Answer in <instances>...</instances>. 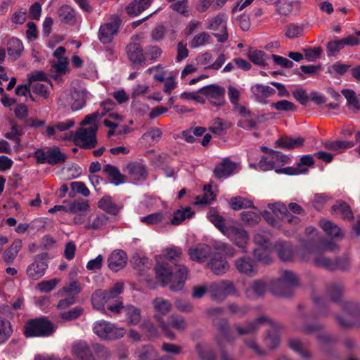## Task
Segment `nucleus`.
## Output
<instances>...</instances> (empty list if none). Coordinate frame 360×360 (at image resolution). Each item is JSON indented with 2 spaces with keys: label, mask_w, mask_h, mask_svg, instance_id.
<instances>
[{
  "label": "nucleus",
  "mask_w": 360,
  "mask_h": 360,
  "mask_svg": "<svg viewBox=\"0 0 360 360\" xmlns=\"http://www.w3.org/2000/svg\"><path fill=\"white\" fill-rule=\"evenodd\" d=\"M182 257V249L174 245L163 249L160 255L155 256L157 278L172 291L181 290L188 278V268L179 264Z\"/></svg>",
  "instance_id": "f257e3e1"
},
{
  "label": "nucleus",
  "mask_w": 360,
  "mask_h": 360,
  "mask_svg": "<svg viewBox=\"0 0 360 360\" xmlns=\"http://www.w3.org/2000/svg\"><path fill=\"white\" fill-rule=\"evenodd\" d=\"M263 324H267L269 327L265 338L266 343L271 349H274L280 342L279 331L281 327L267 316H262L258 317L246 326L236 324L233 328L237 331L238 335H243L255 332Z\"/></svg>",
  "instance_id": "f03ea898"
},
{
  "label": "nucleus",
  "mask_w": 360,
  "mask_h": 360,
  "mask_svg": "<svg viewBox=\"0 0 360 360\" xmlns=\"http://www.w3.org/2000/svg\"><path fill=\"white\" fill-rule=\"evenodd\" d=\"M56 326L46 317L31 319L25 325L24 335L27 338L47 337L56 330Z\"/></svg>",
  "instance_id": "7ed1b4c3"
},
{
  "label": "nucleus",
  "mask_w": 360,
  "mask_h": 360,
  "mask_svg": "<svg viewBox=\"0 0 360 360\" xmlns=\"http://www.w3.org/2000/svg\"><path fill=\"white\" fill-rule=\"evenodd\" d=\"M152 303L156 312L155 318L160 323L165 335L171 340H174L176 338L175 333L168 328V325L162 319L163 316L167 315L171 311L172 307L171 302L162 297H156Z\"/></svg>",
  "instance_id": "20e7f679"
},
{
  "label": "nucleus",
  "mask_w": 360,
  "mask_h": 360,
  "mask_svg": "<svg viewBox=\"0 0 360 360\" xmlns=\"http://www.w3.org/2000/svg\"><path fill=\"white\" fill-rule=\"evenodd\" d=\"M89 93L84 89L73 88L70 92H64L60 101L64 106H70L73 111L81 110L85 105Z\"/></svg>",
  "instance_id": "39448f33"
},
{
  "label": "nucleus",
  "mask_w": 360,
  "mask_h": 360,
  "mask_svg": "<svg viewBox=\"0 0 360 360\" xmlns=\"http://www.w3.org/2000/svg\"><path fill=\"white\" fill-rule=\"evenodd\" d=\"M94 332L101 339L116 340L122 338L126 330L122 327H116L110 322L98 321L94 323Z\"/></svg>",
  "instance_id": "423d86ee"
},
{
  "label": "nucleus",
  "mask_w": 360,
  "mask_h": 360,
  "mask_svg": "<svg viewBox=\"0 0 360 360\" xmlns=\"http://www.w3.org/2000/svg\"><path fill=\"white\" fill-rule=\"evenodd\" d=\"M269 233L262 231L257 232L254 236V242L257 248L254 250V256L264 264H268L271 262L270 257Z\"/></svg>",
  "instance_id": "0eeeda50"
},
{
  "label": "nucleus",
  "mask_w": 360,
  "mask_h": 360,
  "mask_svg": "<svg viewBox=\"0 0 360 360\" xmlns=\"http://www.w3.org/2000/svg\"><path fill=\"white\" fill-rule=\"evenodd\" d=\"M208 292L212 300L221 302L229 295H236L237 291L231 281H221L212 283L208 288Z\"/></svg>",
  "instance_id": "6e6552de"
},
{
  "label": "nucleus",
  "mask_w": 360,
  "mask_h": 360,
  "mask_svg": "<svg viewBox=\"0 0 360 360\" xmlns=\"http://www.w3.org/2000/svg\"><path fill=\"white\" fill-rule=\"evenodd\" d=\"M47 268V254L41 253L36 255L33 262L27 266L26 274L30 279L39 280L44 276Z\"/></svg>",
  "instance_id": "1a4fd4ad"
},
{
  "label": "nucleus",
  "mask_w": 360,
  "mask_h": 360,
  "mask_svg": "<svg viewBox=\"0 0 360 360\" xmlns=\"http://www.w3.org/2000/svg\"><path fill=\"white\" fill-rule=\"evenodd\" d=\"M213 105L219 107L225 103V89L217 84L205 86L198 90Z\"/></svg>",
  "instance_id": "9d476101"
},
{
  "label": "nucleus",
  "mask_w": 360,
  "mask_h": 360,
  "mask_svg": "<svg viewBox=\"0 0 360 360\" xmlns=\"http://www.w3.org/2000/svg\"><path fill=\"white\" fill-rule=\"evenodd\" d=\"M227 17L224 14H219L217 16L208 20L207 29L219 32L214 33L217 41L224 42L228 39V33L226 31Z\"/></svg>",
  "instance_id": "9b49d317"
},
{
  "label": "nucleus",
  "mask_w": 360,
  "mask_h": 360,
  "mask_svg": "<svg viewBox=\"0 0 360 360\" xmlns=\"http://www.w3.org/2000/svg\"><path fill=\"white\" fill-rule=\"evenodd\" d=\"M96 131L97 127L95 125H91L86 129L80 128L76 131L74 139L84 148H94L96 145Z\"/></svg>",
  "instance_id": "f8f14e48"
},
{
  "label": "nucleus",
  "mask_w": 360,
  "mask_h": 360,
  "mask_svg": "<svg viewBox=\"0 0 360 360\" xmlns=\"http://www.w3.org/2000/svg\"><path fill=\"white\" fill-rule=\"evenodd\" d=\"M120 25V20L115 17L100 26L98 39L103 44H109L117 33Z\"/></svg>",
  "instance_id": "ddd939ff"
},
{
  "label": "nucleus",
  "mask_w": 360,
  "mask_h": 360,
  "mask_svg": "<svg viewBox=\"0 0 360 360\" xmlns=\"http://www.w3.org/2000/svg\"><path fill=\"white\" fill-rule=\"evenodd\" d=\"M127 57L134 68L146 66V57L141 46L136 42L130 43L126 48Z\"/></svg>",
  "instance_id": "4468645a"
},
{
  "label": "nucleus",
  "mask_w": 360,
  "mask_h": 360,
  "mask_svg": "<svg viewBox=\"0 0 360 360\" xmlns=\"http://www.w3.org/2000/svg\"><path fill=\"white\" fill-rule=\"evenodd\" d=\"M268 207L277 217L281 219L283 224L297 225L300 223V218L292 215L285 205L282 202L269 203Z\"/></svg>",
  "instance_id": "2eb2a0df"
},
{
  "label": "nucleus",
  "mask_w": 360,
  "mask_h": 360,
  "mask_svg": "<svg viewBox=\"0 0 360 360\" xmlns=\"http://www.w3.org/2000/svg\"><path fill=\"white\" fill-rule=\"evenodd\" d=\"M300 257L302 261L307 262L309 259V255H314V264L318 267H323L329 270H335L336 264L330 259L322 255H316L314 250L303 248L299 252Z\"/></svg>",
  "instance_id": "dca6fc26"
},
{
  "label": "nucleus",
  "mask_w": 360,
  "mask_h": 360,
  "mask_svg": "<svg viewBox=\"0 0 360 360\" xmlns=\"http://www.w3.org/2000/svg\"><path fill=\"white\" fill-rule=\"evenodd\" d=\"M223 234L241 248H244L249 239L245 230L233 225H229Z\"/></svg>",
  "instance_id": "f3484780"
},
{
  "label": "nucleus",
  "mask_w": 360,
  "mask_h": 360,
  "mask_svg": "<svg viewBox=\"0 0 360 360\" xmlns=\"http://www.w3.org/2000/svg\"><path fill=\"white\" fill-rule=\"evenodd\" d=\"M237 271L245 276L252 277L257 272V266L255 260L250 257H242L235 260Z\"/></svg>",
  "instance_id": "a211bd4d"
},
{
  "label": "nucleus",
  "mask_w": 360,
  "mask_h": 360,
  "mask_svg": "<svg viewBox=\"0 0 360 360\" xmlns=\"http://www.w3.org/2000/svg\"><path fill=\"white\" fill-rule=\"evenodd\" d=\"M207 266L217 275L225 274L229 269V265L224 257L220 253H214Z\"/></svg>",
  "instance_id": "6ab92c4d"
},
{
  "label": "nucleus",
  "mask_w": 360,
  "mask_h": 360,
  "mask_svg": "<svg viewBox=\"0 0 360 360\" xmlns=\"http://www.w3.org/2000/svg\"><path fill=\"white\" fill-rule=\"evenodd\" d=\"M238 170V165L229 159L225 158L214 168L215 176L218 179L226 178Z\"/></svg>",
  "instance_id": "aec40b11"
},
{
  "label": "nucleus",
  "mask_w": 360,
  "mask_h": 360,
  "mask_svg": "<svg viewBox=\"0 0 360 360\" xmlns=\"http://www.w3.org/2000/svg\"><path fill=\"white\" fill-rule=\"evenodd\" d=\"M71 354L75 358L79 360H96L87 344L83 341H77L72 344Z\"/></svg>",
  "instance_id": "412c9836"
},
{
  "label": "nucleus",
  "mask_w": 360,
  "mask_h": 360,
  "mask_svg": "<svg viewBox=\"0 0 360 360\" xmlns=\"http://www.w3.org/2000/svg\"><path fill=\"white\" fill-rule=\"evenodd\" d=\"M127 262V254L122 250H115L108 257V267L114 271H118L125 266Z\"/></svg>",
  "instance_id": "4be33fe9"
},
{
  "label": "nucleus",
  "mask_w": 360,
  "mask_h": 360,
  "mask_svg": "<svg viewBox=\"0 0 360 360\" xmlns=\"http://www.w3.org/2000/svg\"><path fill=\"white\" fill-rule=\"evenodd\" d=\"M274 250L278 257L283 262H292L295 252L292 245L287 241L279 240L274 245Z\"/></svg>",
  "instance_id": "5701e85b"
},
{
  "label": "nucleus",
  "mask_w": 360,
  "mask_h": 360,
  "mask_svg": "<svg viewBox=\"0 0 360 360\" xmlns=\"http://www.w3.org/2000/svg\"><path fill=\"white\" fill-rule=\"evenodd\" d=\"M210 250L209 245L202 243L191 248L188 254L191 259L198 262H203L210 255Z\"/></svg>",
  "instance_id": "b1692460"
},
{
  "label": "nucleus",
  "mask_w": 360,
  "mask_h": 360,
  "mask_svg": "<svg viewBox=\"0 0 360 360\" xmlns=\"http://www.w3.org/2000/svg\"><path fill=\"white\" fill-rule=\"evenodd\" d=\"M297 279L296 275L290 271H284L282 274V278L275 281L272 283V288H271L270 290L272 294L276 296L283 295V292L281 291L276 290L274 288V285L283 286V285H292L297 283Z\"/></svg>",
  "instance_id": "393cba45"
},
{
  "label": "nucleus",
  "mask_w": 360,
  "mask_h": 360,
  "mask_svg": "<svg viewBox=\"0 0 360 360\" xmlns=\"http://www.w3.org/2000/svg\"><path fill=\"white\" fill-rule=\"evenodd\" d=\"M254 98L260 103H266V98L276 93V91L267 85L256 84L251 87Z\"/></svg>",
  "instance_id": "a878e982"
},
{
  "label": "nucleus",
  "mask_w": 360,
  "mask_h": 360,
  "mask_svg": "<svg viewBox=\"0 0 360 360\" xmlns=\"http://www.w3.org/2000/svg\"><path fill=\"white\" fill-rule=\"evenodd\" d=\"M153 0H134L126 6L127 13L130 16H137L149 8Z\"/></svg>",
  "instance_id": "bb28decb"
},
{
  "label": "nucleus",
  "mask_w": 360,
  "mask_h": 360,
  "mask_svg": "<svg viewBox=\"0 0 360 360\" xmlns=\"http://www.w3.org/2000/svg\"><path fill=\"white\" fill-rule=\"evenodd\" d=\"M134 355L138 360H159L158 352L149 345L136 348Z\"/></svg>",
  "instance_id": "cd10ccee"
},
{
  "label": "nucleus",
  "mask_w": 360,
  "mask_h": 360,
  "mask_svg": "<svg viewBox=\"0 0 360 360\" xmlns=\"http://www.w3.org/2000/svg\"><path fill=\"white\" fill-rule=\"evenodd\" d=\"M266 283L264 281L257 280L246 289L245 294L248 298L255 299L263 296L266 292Z\"/></svg>",
  "instance_id": "c85d7f7f"
},
{
  "label": "nucleus",
  "mask_w": 360,
  "mask_h": 360,
  "mask_svg": "<svg viewBox=\"0 0 360 360\" xmlns=\"http://www.w3.org/2000/svg\"><path fill=\"white\" fill-rule=\"evenodd\" d=\"M127 171L130 178L133 180H145L147 177L146 167L137 162H131L127 165Z\"/></svg>",
  "instance_id": "c756f323"
},
{
  "label": "nucleus",
  "mask_w": 360,
  "mask_h": 360,
  "mask_svg": "<svg viewBox=\"0 0 360 360\" xmlns=\"http://www.w3.org/2000/svg\"><path fill=\"white\" fill-rule=\"evenodd\" d=\"M68 66V60L62 59L51 61V76L55 79H59V77L65 75Z\"/></svg>",
  "instance_id": "7c9ffc66"
},
{
  "label": "nucleus",
  "mask_w": 360,
  "mask_h": 360,
  "mask_svg": "<svg viewBox=\"0 0 360 360\" xmlns=\"http://www.w3.org/2000/svg\"><path fill=\"white\" fill-rule=\"evenodd\" d=\"M304 142V139L301 136L295 138L291 136H285L279 139L276 141V144L283 148L292 150L302 146Z\"/></svg>",
  "instance_id": "2f4dec72"
},
{
  "label": "nucleus",
  "mask_w": 360,
  "mask_h": 360,
  "mask_svg": "<svg viewBox=\"0 0 360 360\" xmlns=\"http://www.w3.org/2000/svg\"><path fill=\"white\" fill-rule=\"evenodd\" d=\"M13 332L11 321L0 316V345L5 344L11 337Z\"/></svg>",
  "instance_id": "473e14b6"
},
{
  "label": "nucleus",
  "mask_w": 360,
  "mask_h": 360,
  "mask_svg": "<svg viewBox=\"0 0 360 360\" xmlns=\"http://www.w3.org/2000/svg\"><path fill=\"white\" fill-rule=\"evenodd\" d=\"M342 94L347 100V105L350 110L357 112L360 110V102L354 91L349 89H342Z\"/></svg>",
  "instance_id": "72a5a7b5"
},
{
  "label": "nucleus",
  "mask_w": 360,
  "mask_h": 360,
  "mask_svg": "<svg viewBox=\"0 0 360 360\" xmlns=\"http://www.w3.org/2000/svg\"><path fill=\"white\" fill-rule=\"evenodd\" d=\"M103 172L110 178V183L118 186L124 183V176L115 166L107 164L103 167Z\"/></svg>",
  "instance_id": "f704fd0d"
},
{
  "label": "nucleus",
  "mask_w": 360,
  "mask_h": 360,
  "mask_svg": "<svg viewBox=\"0 0 360 360\" xmlns=\"http://www.w3.org/2000/svg\"><path fill=\"white\" fill-rule=\"evenodd\" d=\"M98 207L105 212L116 215L120 210V207L115 204L112 198L105 196L98 202Z\"/></svg>",
  "instance_id": "c9c22d12"
},
{
  "label": "nucleus",
  "mask_w": 360,
  "mask_h": 360,
  "mask_svg": "<svg viewBox=\"0 0 360 360\" xmlns=\"http://www.w3.org/2000/svg\"><path fill=\"white\" fill-rule=\"evenodd\" d=\"M23 50L21 41L17 38H11L7 42V51L12 60H16Z\"/></svg>",
  "instance_id": "e433bc0d"
},
{
  "label": "nucleus",
  "mask_w": 360,
  "mask_h": 360,
  "mask_svg": "<svg viewBox=\"0 0 360 360\" xmlns=\"http://www.w3.org/2000/svg\"><path fill=\"white\" fill-rule=\"evenodd\" d=\"M167 219V213L163 212H158L142 217L140 221L148 226L160 225Z\"/></svg>",
  "instance_id": "4c0bfd02"
},
{
  "label": "nucleus",
  "mask_w": 360,
  "mask_h": 360,
  "mask_svg": "<svg viewBox=\"0 0 360 360\" xmlns=\"http://www.w3.org/2000/svg\"><path fill=\"white\" fill-rule=\"evenodd\" d=\"M125 319L128 324L136 325L141 321L140 309L133 305H127L124 310Z\"/></svg>",
  "instance_id": "58836bf2"
},
{
  "label": "nucleus",
  "mask_w": 360,
  "mask_h": 360,
  "mask_svg": "<svg viewBox=\"0 0 360 360\" xmlns=\"http://www.w3.org/2000/svg\"><path fill=\"white\" fill-rule=\"evenodd\" d=\"M60 20L67 24H74L76 20V13L73 8L68 5L62 6L58 10Z\"/></svg>",
  "instance_id": "ea45409f"
},
{
  "label": "nucleus",
  "mask_w": 360,
  "mask_h": 360,
  "mask_svg": "<svg viewBox=\"0 0 360 360\" xmlns=\"http://www.w3.org/2000/svg\"><path fill=\"white\" fill-rule=\"evenodd\" d=\"M168 328L172 327L177 330L184 331L187 328L188 324L184 317L179 314H172L168 318Z\"/></svg>",
  "instance_id": "a19ab883"
},
{
  "label": "nucleus",
  "mask_w": 360,
  "mask_h": 360,
  "mask_svg": "<svg viewBox=\"0 0 360 360\" xmlns=\"http://www.w3.org/2000/svg\"><path fill=\"white\" fill-rule=\"evenodd\" d=\"M320 225L325 233L333 238H341L343 236L341 229L330 221L323 219Z\"/></svg>",
  "instance_id": "79ce46f5"
},
{
  "label": "nucleus",
  "mask_w": 360,
  "mask_h": 360,
  "mask_svg": "<svg viewBox=\"0 0 360 360\" xmlns=\"http://www.w3.org/2000/svg\"><path fill=\"white\" fill-rule=\"evenodd\" d=\"M109 218L103 214L97 215L85 225L86 229L101 230L108 223Z\"/></svg>",
  "instance_id": "37998d69"
},
{
  "label": "nucleus",
  "mask_w": 360,
  "mask_h": 360,
  "mask_svg": "<svg viewBox=\"0 0 360 360\" xmlns=\"http://www.w3.org/2000/svg\"><path fill=\"white\" fill-rule=\"evenodd\" d=\"M194 212L191 211V207H186L183 210H178L174 212L173 218L170 223L173 225H179L187 218H191Z\"/></svg>",
  "instance_id": "c03bdc74"
},
{
  "label": "nucleus",
  "mask_w": 360,
  "mask_h": 360,
  "mask_svg": "<svg viewBox=\"0 0 360 360\" xmlns=\"http://www.w3.org/2000/svg\"><path fill=\"white\" fill-rule=\"evenodd\" d=\"M249 167L264 172L274 169V165L270 158V153L266 156L262 157L257 164L250 162Z\"/></svg>",
  "instance_id": "a18cd8bd"
},
{
  "label": "nucleus",
  "mask_w": 360,
  "mask_h": 360,
  "mask_svg": "<svg viewBox=\"0 0 360 360\" xmlns=\"http://www.w3.org/2000/svg\"><path fill=\"white\" fill-rule=\"evenodd\" d=\"M270 158L274 165V170L280 169V167L285 164L290 162L291 159L289 156L283 154L278 151L271 150L270 153Z\"/></svg>",
  "instance_id": "49530a36"
},
{
  "label": "nucleus",
  "mask_w": 360,
  "mask_h": 360,
  "mask_svg": "<svg viewBox=\"0 0 360 360\" xmlns=\"http://www.w3.org/2000/svg\"><path fill=\"white\" fill-rule=\"evenodd\" d=\"M108 302L107 301V299L105 298L104 292L103 290H96L91 297V303L93 305V307L94 309H96L98 310L104 311L105 312V304Z\"/></svg>",
  "instance_id": "de8ad7c7"
},
{
  "label": "nucleus",
  "mask_w": 360,
  "mask_h": 360,
  "mask_svg": "<svg viewBox=\"0 0 360 360\" xmlns=\"http://www.w3.org/2000/svg\"><path fill=\"white\" fill-rule=\"evenodd\" d=\"M82 290V286L78 281H73L66 284L63 288L58 292L59 295H63V293L75 297Z\"/></svg>",
  "instance_id": "09e8293b"
},
{
  "label": "nucleus",
  "mask_w": 360,
  "mask_h": 360,
  "mask_svg": "<svg viewBox=\"0 0 360 360\" xmlns=\"http://www.w3.org/2000/svg\"><path fill=\"white\" fill-rule=\"evenodd\" d=\"M333 212L343 219H351L352 212L350 207L344 202H338L332 207Z\"/></svg>",
  "instance_id": "8fccbe9b"
},
{
  "label": "nucleus",
  "mask_w": 360,
  "mask_h": 360,
  "mask_svg": "<svg viewBox=\"0 0 360 360\" xmlns=\"http://www.w3.org/2000/svg\"><path fill=\"white\" fill-rule=\"evenodd\" d=\"M48 163L56 165L63 162L66 159L65 153L60 151L58 148L47 150Z\"/></svg>",
  "instance_id": "3c124183"
},
{
  "label": "nucleus",
  "mask_w": 360,
  "mask_h": 360,
  "mask_svg": "<svg viewBox=\"0 0 360 360\" xmlns=\"http://www.w3.org/2000/svg\"><path fill=\"white\" fill-rule=\"evenodd\" d=\"M195 350L201 360H216L214 352L202 343H198Z\"/></svg>",
  "instance_id": "603ef678"
},
{
  "label": "nucleus",
  "mask_w": 360,
  "mask_h": 360,
  "mask_svg": "<svg viewBox=\"0 0 360 360\" xmlns=\"http://www.w3.org/2000/svg\"><path fill=\"white\" fill-rule=\"evenodd\" d=\"M248 57L250 61L259 66H264L266 64V54L262 51L250 50Z\"/></svg>",
  "instance_id": "864d4df0"
},
{
  "label": "nucleus",
  "mask_w": 360,
  "mask_h": 360,
  "mask_svg": "<svg viewBox=\"0 0 360 360\" xmlns=\"http://www.w3.org/2000/svg\"><path fill=\"white\" fill-rule=\"evenodd\" d=\"M353 146L354 143L348 141H328L324 143L326 148L338 152H340L342 149L351 148Z\"/></svg>",
  "instance_id": "5fc2aeb1"
},
{
  "label": "nucleus",
  "mask_w": 360,
  "mask_h": 360,
  "mask_svg": "<svg viewBox=\"0 0 360 360\" xmlns=\"http://www.w3.org/2000/svg\"><path fill=\"white\" fill-rule=\"evenodd\" d=\"M210 36L205 32H200L195 34L190 41L189 45L191 48L195 49L202 46L209 42Z\"/></svg>",
  "instance_id": "6e6d98bb"
},
{
  "label": "nucleus",
  "mask_w": 360,
  "mask_h": 360,
  "mask_svg": "<svg viewBox=\"0 0 360 360\" xmlns=\"http://www.w3.org/2000/svg\"><path fill=\"white\" fill-rule=\"evenodd\" d=\"M51 86V84L49 82H34L32 85V89L34 93L37 94L46 98L49 95V88Z\"/></svg>",
  "instance_id": "4d7b16f0"
},
{
  "label": "nucleus",
  "mask_w": 360,
  "mask_h": 360,
  "mask_svg": "<svg viewBox=\"0 0 360 360\" xmlns=\"http://www.w3.org/2000/svg\"><path fill=\"white\" fill-rule=\"evenodd\" d=\"M161 136V130L158 128H153L144 133L141 136V139L146 141L149 145H152L157 143Z\"/></svg>",
  "instance_id": "13d9d810"
},
{
  "label": "nucleus",
  "mask_w": 360,
  "mask_h": 360,
  "mask_svg": "<svg viewBox=\"0 0 360 360\" xmlns=\"http://www.w3.org/2000/svg\"><path fill=\"white\" fill-rule=\"evenodd\" d=\"M231 207L234 210H238L243 208L251 207L252 202L243 197L232 198L229 202Z\"/></svg>",
  "instance_id": "bf43d9fd"
},
{
  "label": "nucleus",
  "mask_w": 360,
  "mask_h": 360,
  "mask_svg": "<svg viewBox=\"0 0 360 360\" xmlns=\"http://www.w3.org/2000/svg\"><path fill=\"white\" fill-rule=\"evenodd\" d=\"M261 219L260 214L256 211H246L241 213V220L248 225H255Z\"/></svg>",
  "instance_id": "052dcab7"
},
{
  "label": "nucleus",
  "mask_w": 360,
  "mask_h": 360,
  "mask_svg": "<svg viewBox=\"0 0 360 360\" xmlns=\"http://www.w3.org/2000/svg\"><path fill=\"white\" fill-rule=\"evenodd\" d=\"M308 172V169L306 167H302L300 165H298L297 167H287L284 168L276 169V172L277 174H284L288 175H300L307 174Z\"/></svg>",
  "instance_id": "680f3d73"
},
{
  "label": "nucleus",
  "mask_w": 360,
  "mask_h": 360,
  "mask_svg": "<svg viewBox=\"0 0 360 360\" xmlns=\"http://www.w3.org/2000/svg\"><path fill=\"white\" fill-rule=\"evenodd\" d=\"M68 212L72 214L86 212L89 207L87 201L81 200L72 202L68 206Z\"/></svg>",
  "instance_id": "e2e57ef3"
},
{
  "label": "nucleus",
  "mask_w": 360,
  "mask_h": 360,
  "mask_svg": "<svg viewBox=\"0 0 360 360\" xmlns=\"http://www.w3.org/2000/svg\"><path fill=\"white\" fill-rule=\"evenodd\" d=\"M209 220L222 233L226 229L227 225L225 224L224 219L215 212H211L207 214Z\"/></svg>",
  "instance_id": "0e129e2a"
},
{
  "label": "nucleus",
  "mask_w": 360,
  "mask_h": 360,
  "mask_svg": "<svg viewBox=\"0 0 360 360\" xmlns=\"http://www.w3.org/2000/svg\"><path fill=\"white\" fill-rule=\"evenodd\" d=\"M227 308L231 315L238 318L243 317L250 311L248 306L238 305L235 303L229 304Z\"/></svg>",
  "instance_id": "69168bd1"
},
{
  "label": "nucleus",
  "mask_w": 360,
  "mask_h": 360,
  "mask_svg": "<svg viewBox=\"0 0 360 360\" xmlns=\"http://www.w3.org/2000/svg\"><path fill=\"white\" fill-rule=\"evenodd\" d=\"M60 282V279L58 278L44 280L37 284V288L42 292H49L52 291Z\"/></svg>",
  "instance_id": "338daca9"
},
{
  "label": "nucleus",
  "mask_w": 360,
  "mask_h": 360,
  "mask_svg": "<svg viewBox=\"0 0 360 360\" xmlns=\"http://www.w3.org/2000/svg\"><path fill=\"white\" fill-rule=\"evenodd\" d=\"M290 347L297 352L302 358L308 359L310 357V354L304 349L303 344L297 339H292L289 341Z\"/></svg>",
  "instance_id": "774afa93"
}]
</instances>
